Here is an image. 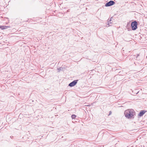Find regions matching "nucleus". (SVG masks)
<instances>
[{
  "label": "nucleus",
  "instance_id": "obj_1",
  "mask_svg": "<svg viewBox=\"0 0 147 147\" xmlns=\"http://www.w3.org/2000/svg\"><path fill=\"white\" fill-rule=\"evenodd\" d=\"M124 114L126 118L128 119H133L136 115V113L133 109H128L125 110Z\"/></svg>",
  "mask_w": 147,
  "mask_h": 147
},
{
  "label": "nucleus",
  "instance_id": "obj_2",
  "mask_svg": "<svg viewBox=\"0 0 147 147\" xmlns=\"http://www.w3.org/2000/svg\"><path fill=\"white\" fill-rule=\"evenodd\" d=\"M138 24L136 20L132 22L131 27L133 30H135L137 28Z\"/></svg>",
  "mask_w": 147,
  "mask_h": 147
},
{
  "label": "nucleus",
  "instance_id": "obj_5",
  "mask_svg": "<svg viewBox=\"0 0 147 147\" xmlns=\"http://www.w3.org/2000/svg\"><path fill=\"white\" fill-rule=\"evenodd\" d=\"M146 112V111L144 110H142L140 111L138 114V116L140 117L142 116Z\"/></svg>",
  "mask_w": 147,
  "mask_h": 147
},
{
  "label": "nucleus",
  "instance_id": "obj_12",
  "mask_svg": "<svg viewBox=\"0 0 147 147\" xmlns=\"http://www.w3.org/2000/svg\"><path fill=\"white\" fill-rule=\"evenodd\" d=\"M111 111H109V115H110L111 114Z\"/></svg>",
  "mask_w": 147,
  "mask_h": 147
},
{
  "label": "nucleus",
  "instance_id": "obj_8",
  "mask_svg": "<svg viewBox=\"0 0 147 147\" xmlns=\"http://www.w3.org/2000/svg\"><path fill=\"white\" fill-rule=\"evenodd\" d=\"M76 117H77V116L76 115H74V114H73L71 116V118H72V119H75Z\"/></svg>",
  "mask_w": 147,
  "mask_h": 147
},
{
  "label": "nucleus",
  "instance_id": "obj_3",
  "mask_svg": "<svg viewBox=\"0 0 147 147\" xmlns=\"http://www.w3.org/2000/svg\"><path fill=\"white\" fill-rule=\"evenodd\" d=\"M115 3L114 1L111 0L106 3L105 4V6L106 7H109L114 5Z\"/></svg>",
  "mask_w": 147,
  "mask_h": 147
},
{
  "label": "nucleus",
  "instance_id": "obj_9",
  "mask_svg": "<svg viewBox=\"0 0 147 147\" xmlns=\"http://www.w3.org/2000/svg\"><path fill=\"white\" fill-rule=\"evenodd\" d=\"M110 24H111L110 23H106V24H107V27H109V26H111V25H110Z\"/></svg>",
  "mask_w": 147,
  "mask_h": 147
},
{
  "label": "nucleus",
  "instance_id": "obj_10",
  "mask_svg": "<svg viewBox=\"0 0 147 147\" xmlns=\"http://www.w3.org/2000/svg\"><path fill=\"white\" fill-rule=\"evenodd\" d=\"M139 55V54H137V56L136 57V59H137V57H138Z\"/></svg>",
  "mask_w": 147,
  "mask_h": 147
},
{
  "label": "nucleus",
  "instance_id": "obj_14",
  "mask_svg": "<svg viewBox=\"0 0 147 147\" xmlns=\"http://www.w3.org/2000/svg\"><path fill=\"white\" fill-rule=\"evenodd\" d=\"M134 56H135V57H134V58H135V57L136 56V55H134Z\"/></svg>",
  "mask_w": 147,
  "mask_h": 147
},
{
  "label": "nucleus",
  "instance_id": "obj_7",
  "mask_svg": "<svg viewBox=\"0 0 147 147\" xmlns=\"http://www.w3.org/2000/svg\"><path fill=\"white\" fill-rule=\"evenodd\" d=\"M112 19L113 17H112L110 18L109 20V19H108V20H107V23H112L111 21H112Z\"/></svg>",
  "mask_w": 147,
  "mask_h": 147
},
{
  "label": "nucleus",
  "instance_id": "obj_13",
  "mask_svg": "<svg viewBox=\"0 0 147 147\" xmlns=\"http://www.w3.org/2000/svg\"><path fill=\"white\" fill-rule=\"evenodd\" d=\"M10 138H13V136H10Z\"/></svg>",
  "mask_w": 147,
  "mask_h": 147
},
{
  "label": "nucleus",
  "instance_id": "obj_6",
  "mask_svg": "<svg viewBox=\"0 0 147 147\" xmlns=\"http://www.w3.org/2000/svg\"><path fill=\"white\" fill-rule=\"evenodd\" d=\"M10 27V26H6L5 25L0 26V28L2 30L7 29Z\"/></svg>",
  "mask_w": 147,
  "mask_h": 147
},
{
  "label": "nucleus",
  "instance_id": "obj_11",
  "mask_svg": "<svg viewBox=\"0 0 147 147\" xmlns=\"http://www.w3.org/2000/svg\"><path fill=\"white\" fill-rule=\"evenodd\" d=\"M58 69L59 71H60L61 70V68H58Z\"/></svg>",
  "mask_w": 147,
  "mask_h": 147
},
{
  "label": "nucleus",
  "instance_id": "obj_4",
  "mask_svg": "<svg viewBox=\"0 0 147 147\" xmlns=\"http://www.w3.org/2000/svg\"><path fill=\"white\" fill-rule=\"evenodd\" d=\"M78 81V80H74L69 84L68 86L72 87L75 86L77 84Z\"/></svg>",
  "mask_w": 147,
  "mask_h": 147
}]
</instances>
